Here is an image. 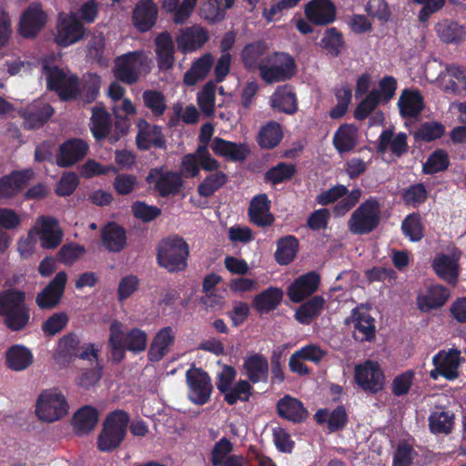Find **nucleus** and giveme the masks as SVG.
I'll list each match as a JSON object with an SVG mask.
<instances>
[{
  "label": "nucleus",
  "instance_id": "f257e3e1",
  "mask_svg": "<svg viewBox=\"0 0 466 466\" xmlns=\"http://www.w3.org/2000/svg\"><path fill=\"white\" fill-rule=\"evenodd\" d=\"M108 344L113 360L119 362L125 358L126 350L134 353L144 351L147 345V335L138 328L126 331L123 323L113 320L109 326Z\"/></svg>",
  "mask_w": 466,
  "mask_h": 466
},
{
  "label": "nucleus",
  "instance_id": "f03ea898",
  "mask_svg": "<svg viewBox=\"0 0 466 466\" xmlns=\"http://www.w3.org/2000/svg\"><path fill=\"white\" fill-rule=\"evenodd\" d=\"M151 59L146 52L132 51L117 56L114 62V75L127 84L137 82L143 74L150 70Z\"/></svg>",
  "mask_w": 466,
  "mask_h": 466
},
{
  "label": "nucleus",
  "instance_id": "7ed1b4c3",
  "mask_svg": "<svg viewBox=\"0 0 466 466\" xmlns=\"http://www.w3.org/2000/svg\"><path fill=\"white\" fill-rule=\"evenodd\" d=\"M0 315L12 330L23 329L29 321V311L25 305V293L8 290L0 295Z\"/></svg>",
  "mask_w": 466,
  "mask_h": 466
},
{
  "label": "nucleus",
  "instance_id": "20e7f679",
  "mask_svg": "<svg viewBox=\"0 0 466 466\" xmlns=\"http://www.w3.org/2000/svg\"><path fill=\"white\" fill-rule=\"evenodd\" d=\"M35 416L43 422H55L68 413V404L61 390L46 389L41 391L35 402Z\"/></svg>",
  "mask_w": 466,
  "mask_h": 466
},
{
  "label": "nucleus",
  "instance_id": "39448f33",
  "mask_svg": "<svg viewBox=\"0 0 466 466\" xmlns=\"http://www.w3.org/2000/svg\"><path fill=\"white\" fill-rule=\"evenodd\" d=\"M129 421L128 415L122 410L109 414L97 438V447L101 451H110L123 441Z\"/></svg>",
  "mask_w": 466,
  "mask_h": 466
},
{
  "label": "nucleus",
  "instance_id": "423d86ee",
  "mask_svg": "<svg viewBox=\"0 0 466 466\" xmlns=\"http://www.w3.org/2000/svg\"><path fill=\"white\" fill-rule=\"evenodd\" d=\"M296 73V63L287 53H274L261 60L260 77L267 83L285 81Z\"/></svg>",
  "mask_w": 466,
  "mask_h": 466
},
{
  "label": "nucleus",
  "instance_id": "0eeeda50",
  "mask_svg": "<svg viewBox=\"0 0 466 466\" xmlns=\"http://www.w3.org/2000/svg\"><path fill=\"white\" fill-rule=\"evenodd\" d=\"M188 246L179 237L164 239L158 246L157 260L168 271L183 270L187 267Z\"/></svg>",
  "mask_w": 466,
  "mask_h": 466
},
{
  "label": "nucleus",
  "instance_id": "6e6552de",
  "mask_svg": "<svg viewBox=\"0 0 466 466\" xmlns=\"http://www.w3.org/2000/svg\"><path fill=\"white\" fill-rule=\"evenodd\" d=\"M354 380L362 390L372 394L383 390L386 384L385 374L380 364L372 360L355 365Z\"/></svg>",
  "mask_w": 466,
  "mask_h": 466
},
{
  "label": "nucleus",
  "instance_id": "1a4fd4ad",
  "mask_svg": "<svg viewBox=\"0 0 466 466\" xmlns=\"http://www.w3.org/2000/svg\"><path fill=\"white\" fill-rule=\"evenodd\" d=\"M380 208L374 199L363 202L351 214L348 227L352 234L362 235L371 232L380 222Z\"/></svg>",
  "mask_w": 466,
  "mask_h": 466
},
{
  "label": "nucleus",
  "instance_id": "9d476101",
  "mask_svg": "<svg viewBox=\"0 0 466 466\" xmlns=\"http://www.w3.org/2000/svg\"><path fill=\"white\" fill-rule=\"evenodd\" d=\"M433 370L430 371V377L436 380L442 377L448 380H454L460 376V367L464 361L461 350L451 348L440 350L432 357Z\"/></svg>",
  "mask_w": 466,
  "mask_h": 466
},
{
  "label": "nucleus",
  "instance_id": "9b49d317",
  "mask_svg": "<svg viewBox=\"0 0 466 466\" xmlns=\"http://www.w3.org/2000/svg\"><path fill=\"white\" fill-rule=\"evenodd\" d=\"M43 75L46 76L47 87L56 91L63 100L73 98L78 91L77 79L68 71L45 65Z\"/></svg>",
  "mask_w": 466,
  "mask_h": 466
},
{
  "label": "nucleus",
  "instance_id": "f8f14e48",
  "mask_svg": "<svg viewBox=\"0 0 466 466\" xmlns=\"http://www.w3.org/2000/svg\"><path fill=\"white\" fill-rule=\"evenodd\" d=\"M86 33V30L76 14H62L57 18L54 39L59 46L67 47L81 41Z\"/></svg>",
  "mask_w": 466,
  "mask_h": 466
},
{
  "label": "nucleus",
  "instance_id": "ddd939ff",
  "mask_svg": "<svg viewBox=\"0 0 466 466\" xmlns=\"http://www.w3.org/2000/svg\"><path fill=\"white\" fill-rule=\"evenodd\" d=\"M31 234H34L44 249H55L62 242L64 233L57 219L48 217H38L33 227Z\"/></svg>",
  "mask_w": 466,
  "mask_h": 466
},
{
  "label": "nucleus",
  "instance_id": "4468645a",
  "mask_svg": "<svg viewBox=\"0 0 466 466\" xmlns=\"http://www.w3.org/2000/svg\"><path fill=\"white\" fill-rule=\"evenodd\" d=\"M214 171L219 167V163L211 157L205 146H198L195 153L187 154L181 159L179 175L188 178L197 177L199 168Z\"/></svg>",
  "mask_w": 466,
  "mask_h": 466
},
{
  "label": "nucleus",
  "instance_id": "2eb2a0df",
  "mask_svg": "<svg viewBox=\"0 0 466 466\" xmlns=\"http://www.w3.org/2000/svg\"><path fill=\"white\" fill-rule=\"evenodd\" d=\"M189 400L198 405L207 403L211 396L213 386L209 376L201 369L190 368L186 372Z\"/></svg>",
  "mask_w": 466,
  "mask_h": 466
},
{
  "label": "nucleus",
  "instance_id": "dca6fc26",
  "mask_svg": "<svg viewBox=\"0 0 466 466\" xmlns=\"http://www.w3.org/2000/svg\"><path fill=\"white\" fill-rule=\"evenodd\" d=\"M47 14L38 3L31 4L20 15L18 33L25 38L35 37L46 26Z\"/></svg>",
  "mask_w": 466,
  "mask_h": 466
},
{
  "label": "nucleus",
  "instance_id": "f3484780",
  "mask_svg": "<svg viewBox=\"0 0 466 466\" xmlns=\"http://www.w3.org/2000/svg\"><path fill=\"white\" fill-rule=\"evenodd\" d=\"M460 258L461 252L457 248L439 253L432 260V268L439 278L449 284L455 285L459 277Z\"/></svg>",
  "mask_w": 466,
  "mask_h": 466
},
{
  "label": "nucleus",
  "instance_id": "a211bd4d",
  "mask_svg": "<svg viewBox=\"0 0 466 466\" xmlns=\"http://www.w3.org/2000/svg\"><path fill=\"white\" fill-rule=\"evenodd\" d=\"M431 82L448 93L466 92V70L457 66H449Z\"/></svg>",
  "mask_w": 466,
  "mask_h": 466
},
{
  "label": "nucleus",
  "instance_id": "6ab92c4d",
  "mask_svg": "<svg viewBox=\"0 0 466 466\" xmlns=\"http://www.w3.org/2000/svg\"><path fill=\"white\" fill-rule=\"evenodd\" d=\"M346 323L354 328V337L357 339L369 341L375 336L374 319L370 314L369 309L363 305L352 310Z\"/></svg>",
  "mask_w": 466,
  "mask_h": 466
},
{
  "label": "nucleus",
  "instance_id": "aec40b11",
  "mask_svg": "<svg viewBox=\"0 0 466 466\" xmlns=\"http://www.w3.org/2000/svg\"><path fill=\"white\" fill-rule=\"evenodd\" d=\"M66 281V273L59 271L50 283L37 294L35 299L37 306L42 309L55 308L63 296Z\"/></svg>",
  "mask_w": 466,
  "mask_h": 466
},
{
  "label": "nucleus",
  "instance_id": "412c9836",
  "mask_svg": "<svg viewBox=\"0 0 466 466\" xmlns=\"http://www.w3.org/2000/svg\"><path fill=\"white\" fill-rule=\"evenodd\" d=\"M450 296L449 289L442 285H430L418 293L417 306L421 312H430L441 308Z\"/></svg>",
  "mask_w": 466,
  "mask_h": 466
},
{
  "label": "nucleus",
  "instance_id": "4be33fe9",
  "mask_svg": "<svg viewBox=\"0 0 466 466\" xmlns=\"http://www.w3.org/2000/svg\"><path fill=\"white\" fill-rule=\"evenodd\" d=\"M147 182L153 185L161 196L176 194L181 188L183 180L177 172H164L162 169H152L147 177Z\"/></svg>",
  "mask_w": 466,
  "mask_h": 466
},
{
  "label": "nucleus",
  "instance_id": "5701e85b",
  "mask_svg": "<svg viewBox=\"0 0 466 466\" xmlns=\"http://www.w3.org/2000/svg\"><path fill=\"white\" fill-rule=\"evenodd\" d=\"M305 15L312 24L325 25L332 23L336 7L330 0H311L304 8Z\"/></svg>",
  "mask_w": 466,
  "mask_h": 466
},
{
  "label": "nucleus",
  "instance_id": "b1692460",
  "mask_svg": "<svg viewBox=\"0 0 466 466\" xmlns=\"http://www.w3.org/2000/svg\"><path fill=\"white\" fill-rule=\"evenodd\" d=\"M88 148V144L83 139H69L60 146L56 164L63 167H71L86 155Z\"/></svg>",
  "mask_w": 466,
  "mask_h": 466
},
{
  "label": "nucleus",
  "instance_id": "393cba45",
  "mask_svg": "<svg viewBox=\"0 0 466 466\" xmlns=\"http://www.w3.org/2000/svg\"><path fill=\"white\" fill-rule=\"evenodd\" d=\"M34 172L31 169L17 171L0 179V199L15 197L33 178Z\"/></svg>",
  "mask_w": 466,
  "mask_h": 466
},
{
  "label": "nucleus",
  "instance_id": "a878e982",
  "mask_svg": "<svg viewBox=\"0 0 466 466\" xmlns=\"http://www.w3.org/2000/svg\"><path fill=\"white\" fill-rule=\"evenodd\" d=\"M208 39V33L201 26L193 25L180 30L177 37V48L184 53L200 48Z\"/></svg>",
  "mask_w": 466,
  "mask_h": 466
},
{
  "label": "nucleus",
  "instance_id": "bb28decb",
  "mask_svg": "<svg viewBox=\"0 0 466 466\" xmlns=\"http://www.w3.org/2000/svg\"><path fill=\"white\" fill-rule=\"evenodd\" d=\"M137 145L140 149L146 150L152 146L160 148L165 147V139L158 127L151 126L142 118L137 120Z\"/></svg>",
  "mask_w": 466,
  "mask_h": 466
},
{
  "label": "nucleus",
  "instance_id": "cd10ccee",
  "mask_svg": "<svg viewBox=\"0 0 466 466\" xmlns=\"http://www.w3.org/2000/svg\"><path fill=\"white\" fill-rule=\"evenodd\" d=\"M157 16V6L153 0H139L133 12V24L141 32L148 31Z\"/></svg>",
  "mask_w": 466,
  "mask_h": 466
},
{
  "label": "nucleus",
  "instance_id": "c85d7f7f",
  "mask_svg": "<svg viewBox=\"0 0 466 466\" xmlns=\"http://www.w3.org/2000/svg\"><path fill=\"white\" fill-rule=\"evenodd\" d=\"M319 283V276L310 272L297 279L288 289V296L290 300L296 303L302 301L306 297L312 294Z\"/></svg>",
  "mask_w": 466,
  "mask_h": 466
},
{
  "label": "nucleus",
  "instance_id": "c756f323",
  "mask_svg": "<svg viewBox=\"0 0 466 466\" xmlns=\"http://www.w3.org/2000/svg\"><path fill=\"white\" fill-rule=\"evenodd\" d=\"M243 372L253 383L264 381L268 374V360L261 354H248L243 360Z\"/></svg>",
  "mask_w": 466,
  "mask_h": 466
},
{
  "label": "nucleus",
  "instance_id": "7c9ffc66",
  "mask_svg": "<svg viewBox=\"0 0 466 466\" xmlns=\"http://www.w3.org/2000/svg\"><path fill=\"white\" fill-rule=\"evenodd\" d=\"M435 31L439 39L445 44L459 45L466 38V27L450 19L439 21Z\"/></svg>",
  "mask_w": 466,
  "mask_h": 466
},
{
  "label": "nucleus",
  "instance_id": "2f4dec72",
  "mask_svg": "<svg viewBox=\"0 0 466 466\" xmlns=\"http://www.w3.org/2000/svg\"><path fill=\"white\" fill-rule=\"evenodd\" d=\"M211 149L217 156L232 161L244 160L249 152L246 144H237L219 137H215L212 140Z\"/></svg>",
  "mask_w": 466,
  "mask_h": 466
},
{
  "label": "nucleus",
  "instance_id": "473e14b6",
  "mask_svg": "<svg viewBox=\"0 0 466 466\" xmlns=\"http://www.w3.org/2000/svg\"><path fill=\"white\" fill-rule=\"evenodd\" d=\"M52 115V107L44 101L34 102L22 113L25 126L30 129L42 127Z\"/></svg>",
  "mask_w": 466,
  "mask_h": 466
},
{
  "label": "nucleus",
  "instance_id": "72a5a7b5",
  "mask_svg": "<svg viewBox=\"0 0 466 466\" xmlns=\"http://www.w3.org/2000/svg\"><path fill=\"white\" fill-rule=\"evenodd\" d=\"M176 333L170 327L161 329L154 337L148 356L150 360L157 361L161 360L171 349L174 344Z\"/></svg>",
  "mask_w": 466,
  "mask_h": 466
},
{
  "label": "nucleus",
  "instance_id": "f704fd0d",
  "mask_svg": "<svg viewBox=\"0 0 466 466\" xmlns=\"http://www.w3.org/2000/svg\"><path fill=\"white\" fill-rule=\"evenodd\" d=\"M270 201L267 195L260 194L253 198L250 202L248 215L250 220L261 227L268 226L274 221V217L269 211Z\"/></svg>",
  "mask_w": 466,
  "mask_h": 466
},
{
  "label": "nucleus",
  "instance_id": "c9c22d12",
  "mask_svg": "<svg viewBox=\"0 0 466 466\" xmlns=\"http://www.w3.org/2000/svg\"><path fill=\"white\" fill-rule=\"evenodd\" d=\"M359 142V131L351 124L341 125L334 133L332 143L339 153L343 154L354 149Z\"/></svg>",
  "mask_w": 466,
  "mask_h": 466
},
{
  "label": "nucleus",
  "instance_id": "e433bc0d",
  "mask_svg": "<svg viewBox=\"0 0 466 466\" xmlns=\"http://www.w3.org/2000/svg\"><path fill=\"white\" fill-rule=\"evenodd\" d=\"M269 103L274 110L286 114H293L298 110L296 96L288 86H279L272 94Z\"/></svg>",
  "mask_w": 466,
  "mask_h": 466
},
{
  "label": "nucleus",
  "instance_id": "4c0bfd02",
  "mask_svg": "<svg viewBox=\"0 0 466 466\" xmlns=\"http://www.w3.org/2000/svg\"><path fill=\"white\" fill-rule=\"evenodd\" d=\"M102 243L110 252L121 251L127 244L125 229L116 223H108L102 230Z\"/></svg>",
  "mask_w": 466,
  "mask_h": 466
},
{
  "label": "nucleus",
  "instance_id": "58836bf2",
  "mask_svg": "<svg viewBox=\"0 0 466 466\" xmlns=\"http://www.w3.org/2000/svg\"><path fill=\"white\" fill-rule=\"evenodd\" d=\"M156 54L161 69H168L174 64L175 46L171 35L162 32L156 37Z\"/></svg>",
  "mask_w": 466,
  "mask_h": 466
},
{
  "label": "nucleus",
  "instance_id": "ea45409f",
  "mask_svg": "<svg viewBox=\"0 0 466 466\" xmlns=\"http://www.w3.org/2000/svg\"><path fill=\"white\" fill-rule=\"evenodd\" d=\"M34 356L30 350L22 345H15L5 353L6 366L15 371H22L31 366Z\"/></svg>",
  "mask_w": 466,
  "mask_h": 466
},
{
  "label": "nucleus",
  "instance_id": "a19ab883",
  "mask_svg": "<svg viewBox=\"0 0 466 466\" xmlns=\"http://www.w3.org/2000/svg\"><path fill=\"white\" fill-rule=\"evenodd\" d=\"M398 106L402 116L413 117L422 110L423 98L418 91L405 89L399 97Z\"/></svg>",
  "mask_w": 466,
  "mask_h": 466
},
{
  "label": "nucleus",
  "instance_id": "79ce46f5",
  "mask_svg": "<svg viewBox=\"0 0 466 466\" xmlns=\"http://www.w3.org/2000/svg\"><path fill=\"white\" fill-rule=\"evenodd\" d=\"M315 420L319 424H324L331 431H337L345 426L348 416L343 407H338L333 410L321 409L315 414Z\"/></svg>",
  "mask_w": 466,
  "mask_h": 466
},
{
  "label": "nucleus",
  "instance_id": "37998d69",
  "mask_svg": "<svg viewBox=\"0 0 466 466\" xmlns=\"http://www.w3.org/2000/svg\"><path fill=\"white\" fill-rule=\"evenodd\" d=\"M198 0H163L162 6L174 15L176 24H184L192 15Z\"/></svg>",
  "mask_w": 466,
  "mask_h": 466
},
{
  "label": "nucleus",
  "instance_id": "c03bdc74",
  "mask_svg": "<svg viewBox=\"0 0 466 466\" xmlns=\"http://www.w3.org/2000/svg\"><path fill=\"white\" fill-rule=\"evenodd\" d=\"M378 148L381 153L390 150L400 156L407 150V136L404 133L394 135L392 131L385 130L380 136Z\"/></svg>",
  "mask_w": 466,
  "mask_h": 466
},
{
  "label": "nucleus",
  "instance_id": "a18cd8bd",
  "mask_svg": "<svg viewBox=\"0 0 466 466\" xmlns=\"http://www.w3.org/2000/svg\"><path fill=\"white\" fill-rule=\"evenodd\" d=\"M111 128L110 115L104 106L92 108L90 129L96 139L105 138Z\"/></svg>",
  "mask_w": 466,
  "mask_h": 466
},
{
  "label": "nucleus",
  "instance_id": "49530a36",
  "mask_svg": "<svg viewBox=\"0 0 466 466\" xmlns=\"http://www.w3.org/2000/svg\"><path fill=\"white\" fill-rule=\"evenodd\" d=\"M278 410L281 417L292 421H300L306 418L307 411L303 404L295 398L286 396L278 403Z\"/></svg>",
  "mask_w": 466,
  "mask_h": 466
},
{
  "label": "nucleus",
  "instance_id": "de8ad7c7",
  "mask_svg": "<svg viewBox=\"0 0 466 466\" xmlns=\"http://www.w3.org/2000/svg\"><path fill=\"white\" fill-rule=\"evenodd\" d=\"M282 138V127L275 121H269L264 125L258 135V142L259 146L263 148L268 149L277 147Z\"/></svg>",
  "mask_w": 466,
  "mask_h": 466
},
{
  "label": "nucleus",
  "instance_id": "09e8293b",
  "mask_svg": "<svg viewBox=\"0 0 466 466\" xmlns=\"http://www.w3.org/2000/svg\"><path fill=\"white\" fill-rule=\"evenodd\" d=\"M214 63L210 54H205L198 60L193 63L190 69L184 76V82L187 86H193L198 81L203 79L210 71Z\"/></svg>",
  "mask_w": 466,
  "mask_h": 466
},
{
  "label": "nucleus",
  "instance_id": "8fccbe9b",
  "mask_svg": "<svg viewBox=\"0 0 466 466\" xmlns=\"http://www.w3.org/2000/svg\"><path fill=\"white\" fill-rule=\"evenodd\" d=\"M282 298V289L270 287L254 298V307L259 312H268L280 303Z\"/></svg>",
  "mask_w": 466,
  "mask_h": 466
},
{
  "label": "nucleus",
  "instance_id": "3c124183",
  "mask_svg": "<svg viewBox=\"0 0 466 466\" xmlns=\"http://www.w3.org/2000/svg\"><path fill=\"white\" fill-rule=\"evenodd\" d=\"M268 47L262 42H256L246 46L242 51V61L245 66L259 70L261 60L266 59Z\"/></svg>",
  "mask_w": 466,
  "mask_h": 466
},
{
  "label": "nucleus",
  "instance_id": "603ef678",
  "mask_svg": "<svg viewBox=\"0 0 466 466\" xmlns=\"http://www.w3.org/2000/svg\"><path fill=\"white\" fill-rule=\"evenodd\" d=\"M98 421V415L95 409L84 407L74 416V427L79 433H86L92 431Z\"/></svg>",
  "mask_w": 466,
  "mask_h": 466
},
{
  "label": "nucleus",
  "instance_id": "864d4df0",
  "mask_svg": "<svg viewBox=\"0 0 466 466\" xmlns=\"http://www.w3.org/2000/svg\"><path fill=\"white\" fill-rule=\"evenodd\" d=\"M319 46L328 55L338 56L343 48L342 35L336 28H329L324 32Z\"/></svg>",
  "mask_w": 466,
  "mask_h": 466
},
{
  "label": "nucleus",
  "instance_id": "5fc2aeb1",
  "mask_svg": "<svg viewBox=\"0 0 466 466\" xmlns=\"http://www.w3.org/2000/svg\"><path fill=\"white\" fill-rule=\"evenodd\" d=\"M79 346L80 339L76 334H67L59 339L55 357L59 360L76 357Z\"/></svg>",
  "mask_w": 466,
  "mask_h": 466
},
{
  "label": "nucleus",
  "instance_id": "6e6d98bb",
  "mask_svg": "<svg viewBox=\"0 0 466 466\" xmlns=\"http://www.w3.org/2000/svg\"><path fill=\"white\" fill-rule=\"evenodd\" d=\"M112 112L116 118V125H123L124 130L129 127L127 117L137 114V107L129 98H123L120 101L113 104Z\"/></svg>",
  "mask_w": 466,
  "mask_h": 466
},
{
  "label": "nucleus",
  "instance_id": "4d7b16f0",
  "mask_svg": "<svg viewBox=\"0 0 466 466\" xmlns=\"http://www.w3.org/2000/svg\"><path fill=\"white\" fill-rule=\"evenodd\" d=\"M298 242L297 239L289 236L281 238L278 243L276 251V259L282 265H287L293 260L297 254Z\"/></svg>",
  "mask_w": 466,
  "mask_h": 466
},
{
  "label": "nucleus",
  "instance_id": "13d9d810",
  "mask_svg": "<svg viewBox=\"0 0 466 466\" xmlns=\"http://www.w3.org/2000/svg\"><path fill=\"white\" fill-rule=\"evenodd\" d=\"M323 305L324 300L322 298L314 297L299 307L296 311L295 317L299 322L308 324L312 318L320 313Z\"/></svg>",
  "mask_w": 466,
  "mask_h": 466
},
{
  "label": "nucleus",
  "instance_id": "bf43d9fd",
  "mask_svg": "<svg viewBox=\"0 0 466 466\" xmlns=\"http://www.w3.org/2000/svg\"><path fill=\"white\" fill-rule=\"evenodd\" d=\"M251 389L249 381L240 380L224 394V400L229 405H233L238 400L248 401L251 395Z\"/></svg>",
  "mask_w": 466,
  "mask_h": 466
},
{
  "label": "nucleus",
  "instance_id": "052dcab7",
  "mask_svg": "<svg viewBox=\"0 0 466 466\" xmlns=\"http://www.w3.org/2000/svg\"><path fill=\"white\" fill-rule=\"evenodd\" d=\"M228 180L227 175L222 171H216L215 173L208 176L198 187V191L200 196L210 197L226 184Z\"/></svg>",
  "mask_w": 466,
  "mask_h": 466
},
{
  "label": "nucleus",
  "instance_id": "680f3d73",
  "mask_svg": "<svg viewBox=\"0 0 466 466\" xmlns=\"http://www.w3.org/2000/svg\"><path fill=\"white\" fill-rule=\"evenodd\" d=\"M453 416L448 411L437 410L430 417V427L433 432L448 433L452 428Z\"/></svg>",
  "mask_w": 466,
  "mask_h": 466
},
{
  "label": "nucleus",
  "instance_id": "e2e57ef3",
  "mask_svg": "<svg viewBox=\"0 0 466 466\" xmlns=\"http://www.w3.org/2000/svg\"><path fill=\"white\" fill-rule=\"evenodd\" d=\"M216 86L209 82L205 85L198 93V102L202 112L207 116H212L215 108Z\"/></svg>",
  "mask_w": 466,
  "mask_h": 466
},
{
  "label": "nucleus",
  "instance_id": "0e129e2a",
  "mask_svg": "<svg viewBox=\"0 0 466 466\" xmlns=\"http://www.w3.org/2000/svg\"><path fill=\"white\" fill-rule=\"evenodd\" d=\"M380 103L376 90H371L358 105L354 116L356 119H365Z\"/></svg>",
  "mask_w": 466,
  "mask_h": 466
},
{
  "label": "nucleus",
  "instance_id": "69168bd1",
  "mask_svg": "<svg viewBox=\"0 0 466 466\" xmlns=\"http://www.w3.org/2000/svg\"><path fill=\"white\" fill-rule=\"evenodd\" d=\"M449 166L448 155L442 150L433 152L423 165V172L434 174L445 170Z\"/></svg>",
  "mask_w": 466,
  "mask_h": 466
},
{
  "label": "nucleus",
  "instance_id": "338daca9",
  "mask_svg": "<svg viewBox=\"0 0 466 466\" xmlns=\"http://www.w3.org/2000/svg\"><path fill=\"white\" fill-rule=\"evenodd\" d=\"M402 231L411 241H419L423 237L420 218L417 215L408 216L402 222Z\"/></svg>",
  "mask_w": 466,
  "mask_h": 466
},
{
  "label": "nucleus",
  "instance_id": "774afa93",
  "mask_svg": "<svg viewBox=\"0 0 466 466\" xmlns=\"http://www.w3.org/2000/svg\"><path fill=\"white\" fill-rule=\"evenodd\" d=\"M444 133V127L435 121L423 123L415 133L416 139L432 141L441 137Z\"/></svg>",
  "mask_w": 466,
  "mask_h": 466
}]
</instances>
